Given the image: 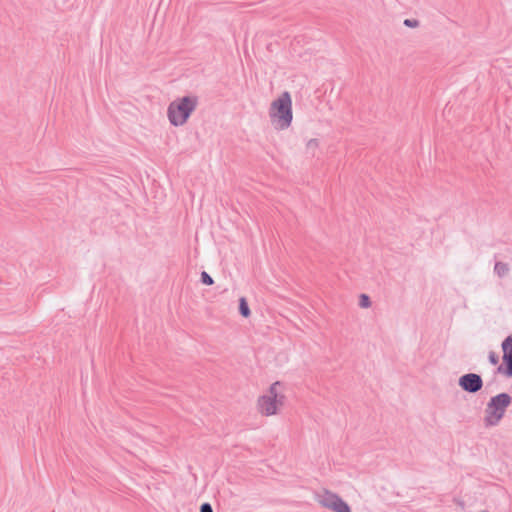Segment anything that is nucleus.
Returning <instances> with one entry per match:
<instances>
[{"label": "nucleus", "mask_w": 512, "mask_h": 512, "mask_svg": "<svg viewBox=\"0 0 512 512\" xmlns=\"http://www.w3.org/2000/svg\"><path fill=\"white\" fill-rule=\"evenodd\" d=\"M200 512H213V510L210 504L204 503L201 505Z\"/></svg>", "instance_id": "obj_14"}, {"label": "nucleus", "mask_w": 512, "mask_h": 512, "mask_svg": "<svg viewBox=\"0 0 512 512\" xmlns=\"http://www.w3.org/2000/svg\"><path fill=\"white\" fill-rule=\"evenodd\" d=\"M404 25L409 28H417L419 26V21L416 19H405Z\"/></svg>", "instance_id": "obj_12"}, {"label": "nucleus", "mask_w": 512, "mask_h": 512, "mask_svg": "<svg viewBox=\"0 0 512 512\" xmlns=\"http://www.w3.org/2000/svg\"><path fill=\"white\" fill-rule=\"evenodd\" d=\"M460 386L469 392H476L482 387V380L477 374H466L459 380Z\"/></svg>", "instance_id": "obj_6"}, {"label": "nucleus", "mask_w": 512, "mask_h": 512, "mask_svg": "<svg viewBox=\"0 0 512 512\" xmlns=\"http://www.w3.org/2000/svg\"><path fill=\"white\" fill-rule=\"evenodd\" d=\"M489 360H490V362H491L493 365L498 364V361H499L497 354H496V353H494V352H491V353L489 354Z\"/></svg>", "instance_id": "obj_13"}, {"label": "nucleus", "mask_w": 512, "mask_h": 512, "mask_svg": "<svg viewBox=\"0 0 512 512\" xmlns=\"http://www.w3.org/2000/svg\"><path fill=\"white\" fill-rule=\"evenodd\" d=\"M495 273L499 276V277H504L508 274V271H509V267L507 264L505 263H502V262H497L495 264Z\"/></svg>", "instance_id": "obj_8"}, {"label": "nucleus", "mask_w": 512, "mask_h": 512, "mask_svg": "<svg viewBox=\"0 0 512 512\" xmlns=\"http://www.w3.org/2000/svg\"><path fill=\"white\" fill-rule=\"evenodd\" d=\"M359 304L362 308H368L371 304L369 297L366 294H362Z\"/></svg>", "instance_id": "obj_10"}, {"label": "nucleus", "mask_w": 512, "mask_h": 512, "mask_svg": "<svg viewBox=\"0 0 512 512\" xmlns=\"http://www.w3.org/2000/svg\"><path fill=\"white\" fill-rule=\"evenodd\" d=\"M269 121L276 131H284L291 127L294 113L292 96L288 91L280 93L269 105Z\"/></svg>", "instance_id": "obj_2"}, {"label": "nucleus", "mask_w": 512, "mask_h": 512, "mask_svg": "<svg viewBox=\"0 0 512 512\" xmlns=\"http://www.w3.org/2000/svg\"><path fill=\"white\" fill-rule=\"evenodd\" d=\"M198 104L195 96L177 98L168 106L167 114L170 123L174 126L184 125Z\"/></svg>", "instance_id": "obj_3"}, {"label": "nucleus", "mask_w": 512, "mask_h": 512, "mask_svg": "<svg viewBox=\"0 0 512 512\" xmlns=\"http://www.w3.org/2000/svg\"><path fill=\"white\" fill-rule=\"evenodd\" d=\"M239 310L241 315L245 318H248L251 314L248 303L244 297H241L239 300Z\"/></svg>", "instance_id": "obj_9"}, {"label": "nucleus", "mask_w": 512, "mask_h": 512, "mask_svg": "<svg viewBox=\"0 0 512 512\" xmlns=\"http://www.w3.org/2000/svg\"><path fill=\"white\" fill-rule=\"evenodd\" d=\"M286 388L282 381H274L255 401V410L261 417L278 415L286 403Z\"/></svg>", "instance_id": "obj_1"}, {"label": "nucleus", "mask_w": 512, "mask_h": 512, "mask_svg": "<svg viewBox=\"0 0 512 512\" xmlns=\"http://www.w3.org/2000/svg\"><path fill=\"white\" fill-rule=\"evenodd\" d=\"M316 501L332 512H352L349 505L336 493L324 490L316 495Z\"/></svg>", "instance_id": "obj_5"}, {"label": "nucleus", "mask_w": 512, "mask_h": 512, "mask_svg": "<svg viewBox=\"0 0 512 512\" xmlns=\"http://www.w3.org/2000/svg\"><path fill=\"white\" fill-rule=\"evenodd\" d=\"M201 280L205 285H212L214 283L213 279L207 272L201 273Z\"/></svg>", "instance_id": "obj_11"}, {"label": "nucleus", "mask_w": 512, "mask_h": 512, "mask_svg": "<svg viewBox=\"0 0 512 512\" xmlns=\"http://www.w3.org/2000/svg\"><path fill=\"white\" fill-rule=\"evenodd\" d=\"M503 361L506 365L505 374L512 376V337H507L502 343Z\"/></svg>", "instance_id": "obj_7"}, {"label": "nucleus", "mask_w": 512, "mask_h": 512, "mask_svg": "<svg viewBox=\"0 0 512 512\" xmlns=\"http://www.w3.org/2000/svg\"><path fill=\"white\" fill-rule=\"evenodd\" d=\"M510 401L509 395L505 393L493 397L486 408L485 424L487 426L496 425L503 417Z\"/></svg>", "instance_id": "obj_4"}]
</instances>
